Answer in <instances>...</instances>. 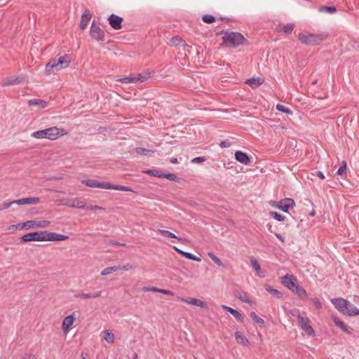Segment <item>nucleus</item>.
<instances>
[{
	"instance_id": "nucleus-1",
	"label": "nucleus",
	"mask_w": 359,
	"mask_h": 359,
	"mask_svg": "<svg viewBox=\"0 0 359 359\" xmlns=\"http://www.w3.org/2000/svg\"><path fill=\"white\" fill-rule=\"evenodd\" d=\"M332 304L341 313L353 317L359 316V309L348 300L342 298H334L331 299Z\"/></svg>"
},
{
	"instance_id": "nucleus-31",
	"label": "nucleus",
	"mask_w": 359,
	"mask_h": 359,
	"mask_svg": "<svg viewBox=\"0 0 359 359\" xmlns=\"http://www.w3.org/2000/svg\"><path fill=\"white\" fill-rule=\"evenodd\" d=\"M135 151L137 154L142 156H151L154 154V151L142 147L135 148Z\"/></svg>"
},
{
	"instance_id": "nucleus-43",
	"label": "nucleus",
	"mask_w": 359,
	"mask_h": 359,
	"mask_svg": "<svg viewBox=\"0 0 359 359\" xmlns=\"http://www.w3.org/2000/svg\"><path fill=\"white\" fill-rule=\"evenodd\" d=\"M149 78V74L147 73L139 74L135 76L136 83L137 82H144Z\"/></svg>"
},
{
	"instance_id": "nucleus-25",
	"label": "nucleus",
	"mask_w": 359,
	"mask_h": 359,
	"mask_svg": "<svg viewBox=\"0 0 359 359\" xmlns=\"http://www.w3.org/2000/svg\"><path fill=\"white\" fill-rule=\"evenodd\" d=\"M250 263H251L252 267L256 271L257 274L261 278L264 277V276L262 273V271L261 269V267H260V265H259L258 261L255 258L252 257L250 259Z\"/></svg>"
},
{
	"instance_id": "nucleus-19",
	"label": "nucleus",
	"mask_w": 359,
	"mask_h": 359,
	"mask_svg": "<svg viewBox=\"0 0 359 359\" xmlns=\"http://www.w3.org/2000/svg\"><path fill=\"white\" fill-rule=\"evenodd\" d=\"M25 80L24 76H17L15 79H6L2 83V86L17 85Z\"/></svg>"
},
{
	"instance_id": "nucleus-32",
	"label": "nucleus",
	"mask_w": 359,
	"mask_h": 359,
	"mask_svg": "<svg viewBox=\"0 0 359 359\" xmlns=\"http://www.w3.org/2000/svg\"><path fill=\"white\" fill-rule=\"evenodd\" d=\"M104 339L107 343L111 344L114 341V334L110 330H105L104 332Z\"/></svg>"
},
{
	"instance_id": "nucleus-58",
	"label": "nucleus",
	"mask_w": 359,
	"mask_h": 359,
	"mask_svg": "<svg viewBox=\"0 0 359 359\" xmlns=\"http://www.w3.org/2000/svg\"><path fill=\"white\" fill-rule=\"evenodd\" d=\"M102 294V291H97L94 293H90V298H97Z\"/></svg>"
},
{
	"instance_id": "nucleus-55",
	"label": "nucleus",
	"mask_w": 359,
	"mask_h": 359,
	"mask_svg": "<svg viewBox=\"0 0 359 359\" xmlns=\"http://www.w3.org/2000/svg\"><path fill=\"white\" fill-rule=\"evenodd\" d=\"M205 161V157H196L194 158V159H192V163H203Z\"/></svg>"
},
{
	"instance_id": "nucleus-53",
	"label": "nucleus",
	"mask_w": 359,
	"mask_h": 359,
	"mask_svg": "<svg viewBox=\"0 0 359 359\" xmlns=\"http://www.w3.org/2000/svg\"><path fill=\"white\" fill-rule=\"evenodd\" d=\"M158 289L159 288H157V287H144L142 288V290L144 291V292H158Z\"/></svg>"
},
{
	"instance_id": "nucleus-16",
	"label": "nucleus",
	"mask_w": 359,
	"mask_h": 359,
	"mask_svg": "<svg viewBox=\"0 0 359 359\" xmlns=\"http://www.w3.org/2000/svg\"><path fill=\"white\" fill-rule=\"evenodd\" d=\"M235 158L237 161L244 165H249L251 162L248 155L241 151H236Z\"/></svg>"
},
{
	"instance_id": "nucleus-37",
	"label": "nucleus",
	"mask_w": 359,
	"mask_h": 359,
	"mask_svg": "<svg viewBox=\"0 0 359 359\" xmlns=\"http://www.w3.org/2000/svg\"><path fill=\"white\" fill-rule=\"evenodd\" d=\"M294 28V24H293V23H287V25H283L282 27L281 30L284 33H285L287 34H290L292 32Z\"/></svg>"
},
{
	"instance_id": "nucleus-49",
	"label": "nucleus",
	"mask_w": 359,
	"mask_h": 359,
	"mask_svg": "<svg viewBox=\"0 0 359 359\" xmlns=\"http://www.w3.org/2000/svg\"><path fill=\"white\" fill-rule=\"evenodd\" d=\"M346 163L343 161L340 167L339 168L337 173L339 175H342L346 173Z\"/></svg>"
},
{
	"instance_id": "nucleus-11",
	"label": "nucleus",
	"mask_w": 359,
	"mask_h": 359,
	"mask_svg": "<svg viewBox=\"0 0 359 359\" xmlns=\"http://www.w3.org/2000/svg\"><path fill=\"white\" fill-rule=\"evenodd\" d=\"M282 284L292 291L296 285L298 284L297 278L293 275L286 274L282 278Z\"/></svg>"
},
{
	"instance_id": "nucleus-46",
	"label": "nucleus",
	"mask_w": 359,
	"mask_h": 359,
	"mask_svg": "<svg viewBox=\"0 0 359 359\" xmlns=\"http://www.w3.org/2000/svg\"><path fill=\"white\" fill-rule=\"evenodd\" d=\"M162 178H166L170 181L176 182L177 180V177L172 173H163Z\"/></svg>"
},
{
	"instance_id": "nucleus-7",
	"label": "nucleus",
	"mask_w": 359,
	"mask_h": 359,
	"mask_svg": "<svg viewBox=\"0 0 359 359\" xmlns=\"http://www.w3.org/2000/svg\"><path fill=\"white\" fill-rule=\"evenodd\" d=\"M327 36L322 34L302 33L299 35L301 43L308 46H316L323 41Z\"/></svg>"
},
{
	"instance_id": "nucleus-47",
	"label": "nucleus",
	"mask_w": 359,
	"mask_h": 359,
	"mask_svg": "<svg viewBox=\"0 0 359 359\" xmlns=\"http://www.w3.org/2000/svg\"><path fill=\"white\" fill-rule=\"evenodd\" d=\"M75 208L79 209H86L87 205L84 201L75 199Z\"/></svg>"
},
{
	"instance_id": "nucleus-27",
	"label": "nucleus",
	"mask_w": 359,
	"mask_h": 359,
	"mask_svg": "<svg viewBox=\"0 0 359 359\" xmlns=\"http://www.w3.org/2000/svg\"><path fill=\"white\" fill-rule=\"evenodd\" d=\"M292 292L297 294L302 299H305L307 297L306 291L299 284L296 285Z\"/></svg>"
},
{
	"instance_id": "nucleus-40",
	"label": "nucleus",
	"mask_w": 359,
	"mask_h": 359,
	"mask_svg": "<svg viewBox=\"0 0 359 359\" xmlns=\"http://www.w3.org/2000/svg\"><path fill=\"white\" fill-rule=\"evenodd\" d=\"M250 316L255 323L264 325V320L262 318L257 316L255 312H251Z\"/></svg>"
},
{
	"instance_id": "nucleus-35",
	"label": "nucleus",
	"mask_w": 359,
	"mask_h": 359,
	"mask_svg": "<svg viewBox=\"0 0 359 359\" xmlns=\"http://www.w3.org/2000/svg\"><path fill=\"white\" fill-rule=\"evenodd\" d=\"M121 269V267L119 266H110V267H107V268H105L102 271H101V274L102 276H107L114 271H116L117 270H119Z\"/></svg>"
},
{
	"instance_id": "nucleus-59",
	"label": "nucleus",
	"mask_w": 359,
	"mask_h": 359,
	"mask_svg": "<svg viewBox=\"0 0 359 359\" xmlns=\"http://www.w3.org/2000/svg\"><path fill=\"white\" fill-rule=\"evenodd\" d=\"M21 359H36V357L32 354H25Z\"/></svg>"
},
{
	"instance_id": "nucleus-22",
	"label": "nucleus",
	"mask_w": 359,
	"mask_h": 359,
	"mask_svg": "<svg viewBox=\"0 0 359 359\" xmlns=\"http://www.w3.org/2000/svg\"><path fill=\"white\" fill-rule=\"evenodd\" d=\"M28 105L29 107L36 106L39 109H45L48 106V102L40 99H33L28 101Z\"/></svg>"
},
{
	"instance_id": "nucleus-60",
	"label": "nucleus",
	"mask_w": 359,
	"mask_h": 359,
	"mask_svg": "<svg viewBox=\"0 0 359 359\" xmlns=\"http://www.w3.org/2000/svg\"><path fill=\"white\" fill-rule=\"evenodd\" d=\"M316 176L318 177L321 180L325 179V175L321 171H317L316 173Z\"/></svg>"
},
{
	"instance_id": "nucleus-13",
	"label": "nucleus",
	"mask_w": 359,
	"mask_h": 359,
	"mask_svg": "<svg viewBox=\"0 0 359 359\" xmlns=\"http://www.w3.org/2000/svg\"><path fill=\"white\" fill-rule=\"evenodd\" d=\"M123 20V18L115 14H111L108 18L109 24L116 30L121 29Z\"/></svg>"
},
{
	"instance_id": "nucleus-61",
	"label": "nucleus",
	"mask_w": 359,
	"mask_h": 359,
	"mask_svg": "<svg viewBox=\"0 0 359 359\" xmlns=\"http://www.w3.org/2000/svg\"><path fill=\"white\" fill-rule=\"evenodd\" d=\"M275 236H276L277 238H278L283 243H285V239L284 238L278 233H275Z\"/></svg>"
},
{
	"instance_id": "nucleus-12",
	"label": "nucleus",
	"mask_w": 359,
	"mask_h": 359,
	"mask_svg": "<svg viewBox=\"0 0 359 359\" xmlns=\"http://www.w3.org/2000/svg\"><path fill=\"white\" fill-rule=\"evenodd\" d=\"M278 209L284 212H288L290 208L295 206V202L292 198H285L278 201Z\"/></svg>"
},
{
	"instance_id": "nucleus-52",
	"label": "nucleus",
	"mask_w": 359,
	"mask_h": 359,
	"mask_svg": "<svg viewBox=\"0 0 359 359\" xmlns=\"http://www.w3.org/2000/svg\"><path fill=\"white\" fill-rule=\"evenodd\" d=\"M221 148H228L231 146V142L229 140H223L219 143Z\"/></svg>"
},
{
	"instance_id": "nucleus-42",
	"label": "nucleus",
	"mask_w": 359,
	"mask_h": 359,
	"mask_svg": "<svg viewBox=\"0 0 359 359\" xmlns=\"http://www.w3.org/2000/svg\"><path fill=\"white\" fill-rule=\"evenodd\" d=\"M320 12L325 11L329 13H334L337 11V9L334 6H321L319 9Z\"/></svg>"
},
{
	"instance_id": "nucleus-18",
	"label": "nucleus",
	"mask_w": 359,
	"mask_h": 359,
	"mask_svg": "<svg viewBox=\"0 0 359 359\" xmlns=\"http://www.w3.org/2000/svg\"><path fill=\"white\" fill-rule=\"evenodd\" d=\"M332 320H333V322L334 323V324L336 325V326L339 327L343 332H344L346 334H349L352 333L353 330L351 328L348 327L344 324V323L342 320H341L338 317L334 316L332 318Z\"/></svg>"
},
{
	"instance_id": "nucleus-57",
	"label": "nucleus",
	"mask_w": 359,
	"mask_h": 359,
	"mask_svg": "<svg viewBox=\"0 0 359 359\" xmlns=\"http://www.w3.org/2000/svg\"><path fill=\"white\" fill-rule=\"evenodd\" d=\"M158 293L168 294V295H173V292L172 291L165 290V289H158Z\"/></svg>"
},
{
	"instance_id": "nucleus-6",
	"label": "nucleus",
	"mask_w": 359,
	"mask_h": 359,
	"mask_svg": "<svg viewBox=\"0 0 359 359\" xmlns=\"http://www.w3.org/2000/svg\"><path fill=\"white\" fill-rule=\"evenodd\" d=\"M50 222L48 220H29L15 225H11L10 226L9 229H15L19 230H29L35 228H46L50 225Z\"/></svg>"
},
{
	"instance_id": "nucleus-48",
	"label": "nucleus",
	"mask_w": 359,
	"mask_h": 359,
	"mask_svg": "<svg viewBox=\"0 0 359 359\" xmlns=\"http://www.w3.org/2000/svg\"><path fill=\"white\" fill-rule=\"evenodd\" d=\"M74 297L76 298V299H90V293H84V292L78 293V294H75L74 295Z\"/></svg>"
},
{
	"instance_id": "nucleus-5",
	"label": "nucleus",
	"mask_w": 359,
	"mask_h": 359,
	"mask_svg": "<svg viewBox=\"0 0 359 359\" xmlns=\"http://www.w3.org/2000/svg\"><path fill=\"white\" fill-rule=\"evenodd\" d=\"M82 184H85L87 187H92V188H100V189H114L118 191H135L130 187L123 186V185H116L112 184L109 182H98L95 180H83L81 181Z\"/></svg>"
},
{
	"instance_id": "nucleus-54",
	"label": "nucleus",
	"mask_w": 359,
	"mask_h": 359,
	"mask_svg": "<svg viewBox=\"0 0 359 359\" xmlns=\"http://www.w3.org/2000/svg\"><path fill=\"white\" fill-rule=\"evenodd\" d=\"M86 209L92 210H104L102 207L99 205H87V208H86Z\"/></svg>"
},
{
	"instance_id": "nucleus-4",
	"label": "nucleus",
	"mask_w": 359,
	"mask_h": 359,
	"mask_svg": "<svg viewBox=\"0 0 359 359\" xmlns=\"http://www.w3.org/2000/svg\"><path fill=\"white\" fill-rule=\"evenodd\" d=\"M72 56L68 54H65L59 57L57 59H51L46 65L45 70L50 74L51 72L59 71L62 69L67 67L71 61Z\"/></svg>"
},
{
	"instance_id": "nucleus-28",
	"label": "nucleus",
	"mask_w": 359,
	"mask_h": 359,
	"mask_svg": "<svg viewBox=\"0 0 359 359\" xmlns=\"http://www.w3.org/2000/svg\"><path fill=\"white\" fill-rule=\"evenodd\" d=\"M263 81L259 78H251L247 80L246 83L249 84L252 88H257L262 84Z\"/></svg>"
},
{
	"instance_id": "nucleus-56",
	"label": "nucleus",
	"mask_w": 359,
	"mask_h": 359,
	"mask_svg": "<svg viewBox=\"0 0 359 359\" xmlns=\"http://www.w3.org/2000/svg\"><path fill=\"white\" fill-rule=\"evenodd\" d=\"M118 266L121 267L120 269H123L125 271H128V270L133 269V265H131L130 264H127L122 265V266L118 265Z\"/></svg>"
},
{
	"instance_id": "nucleus-39",
	"label": "nucleus",
	"mask_w": 359,
	"mask_h": 359,
	"mask_svg": "<svg viewBox=\"0 0 359 359\" xmlns=\"http://www.w3.org/2000/svg\"><path fill=\"white\" fill-rule=\"evenodd\" d=\"M269 214L271 217L278 222H284L286 219L285 216L278 213L277 212H270Z\"/></svg>"
},
{
	"instance_id": "nucleus-64",
	"label": "nucleus",
	"mask_w": 359,
	"mask_h": 359,
	"mask_svg": "<svg viewBox=\"0 0 359 359\" xmlns=\"http://www.w3.org/2000/svg\"><path fill=\"white\" fill-rule=\"evenodd\" d=\"M170 162L171 163L176 164L178 163V160L177 158H170Z\"/></svg>"
},
{
	"instance_id": "nucleus-50",
	"label": "nucleus",
	"mask_w": 359,
	"mask_h": 359,
	"mask_svg": "<svg viewBox=\"0 0 359 359\" xmlns=\"http://www.w3.org/2000/svg\"><path fill=\"white\" fill-rule=\"evenodd\" d=\"M13 204H15L13 203V201L11 202L3 203L2 204H0V212L10 208Z\"/></svg>"
},
{
	"instance_id": "nucleus-23",
	"label": "nucleus",
	"mask_w": 359,
	"mask_h": 359,
	"mask_svg": "<svg viewBox=\"0 0 359 359\" xmlns=\"http://www.w3.org/2000/svg\"><path fill=\"white\" fill-rule=\"evenodd\" d=\"M265 290L273 297L277 299H282L283 294L279 290L274 289L271 285L266 284L264 285Z\"/></svg>"
},
{
	"instance_id": "nucleus-15",
	"label": "nucleus",
	"mask_w": 359,
	"mask_h": 359,
	"mask_svg": "<svg viewBox=\"0 0 359 359\" xmlns=\"http://www.w3.org/2000/svg\"><path fill=\"white\" fill-rule=\"evenodd\" d=\"M39 202L40 198L39 197L23 198L13 201V203L19 205L38 204Z\"/></svg>"
},
{
	"instance_id": "nucleus-63",
	"label": "nucleus",
	"mask_w": 359,
	"mask_h": 359,
	"mask_svg": "<svg viewBox=\"0 0 359 359\" xmlns=\"http://www.w3.org/2000/svg\"><path fill=\"white\" fill-rule=\"evenodd\" d=\"M222 307L223 309H224L225 311H226L229 313H231V309H233V308H231V307L225 306V305H222Z\"/></svg>"
},
{
	"instance_id": "nucleus-2",
	"label": "nucleus",
	"mask_w": 359,
	"mask_h": 359,
	"mask_svg": "<svg viewBox=\"0 0 359 359\" xmlns=\"http://www.w3.org/2000/svg\"><path fill=\"white\" fill-rule=\"evenodd\" d=\"M68 132L64 128H59L56 126L50 127L44 130H37L32 134V137L36 139H48L55 140L66 135Z\"/></svg>"
},
{
	"instance_id": "nucleus-62",
	"label": "nucleus",
	"mask_w": 359,
	"mask_h": 359,
	"mask_svg": "<svg viewBox=\"0 0 359 359\" xmlns=\"http://www.w3.org/2000/svg\"><path fill=\"white\" fill-rule=\"evenodd\" d=\"M270 205L273 207V208H276L278 209V205H279V203H278V201H270Z\"/></svg>"
},
{
	"instance_id": "nucleus-44",
	"label": "nucleus",
	"mask_w": 359,
	"mask_h": 359,
	"mask_svg": "<svg viewBox=\"0 0 359 359\" xmlns=\"http://www.w3.org/2000/svg\"><path fill=\"white\" fill-rule=\"evenodd\" d=\"M202 20L204 22L210 24L215 21V18L211 15H204L202 17Z\"/></svg>"
},
{
	"instance_id": "nucleus-36",
	"label": "nucleus",
	"mask_w": 359,
	"mask_h": 359,
	"mask_svg": "<svg viewBox=\"0 0 359 359\" xmlns=\"http://www.w3.org/2000/svg\"><path fill=\"white\" fill-rule=\"evenodd\" d=\"M123 83H136L135 76H124L118 79Z\"/></svg>"
},
{
	"instance_id": "nucleus-24",
	"label": "nucleus",
	"mask_w": 359,
	"mask_h": 359,
	"mask_svg": "<svg viewBox=\"0 0 359 359\" xmlns=\"http://www.w3.org/2000/svg\"><path fill=\"white\" fill-rule=\"evenodd\" d=\"M91 17L92 15L90 13H83L81 15V22L79 25L81 29L84 30L87 27Z\"/></svg>"
},
{
	"instance_id": "nucleus-14",
	"label": "nucleus",
	"mask_w": 359,
	"mask_h": 359,
	"mask_svg": "<svg viewBox=\"0 0 359 359\" xmlns=\"http://www.w3.org/2000/svg\"><path fill=\"white\" fill-rule=\"evenodd\" d=\"M45 241H60L68 238L67 236L46 231Z\"/></svg>"
},
{
	"instance_id": "nucleus-10",
	"label": "nucleus",
	"mask_w": 359,
	"mask_h": 359,
	"mask_svg": "<svg viewBox=\"0 0 359 359\" xmlns=\"http://www.w3.org/2000/svg\"><path fill=\"white\" fill-rule=\"evenodd\" d=\"M90 35L93 39L97 41H102L104 38L105 33L104 30H102L99 26H97L95 24V22L93 21L91 24Z\"/></svg>"
},
{
	"instance_id": "nucleus-8",
	"label": "nucleus",
	"mask_w": 359,
	"mask_h": 359,
	"mask_svg": "<svg viewBox=\"0 0 359 359\" xmlns=\"http://www.w3.org/2000/svg\"><path fill=\"white\" fill-rule=\"evenodd\" d=\"M297 317L298 318L299 324L301 328L309 336H314L315 331L313 328L310 325V320L307 317H303L299 310L296 311Z\"/></svg>"
},
{
	"instance_id": "nucleus-33",
	"label": "nucleus",
	"mask_w": 359,
	"mask_h": 359,
	"mask_svg": "<svg viewBox=\"0 0 359 359\" xmlns=\"http://www.w3.org/2000/svg\"><path fill=\"white\" fill-rule=\"evenodd\" d=\"M158 232L163 236L170 238H177L178 241H181L182 238H178L175 233L168 231V230H163V229H158Z\"/></svg>"
},
{
	"instance_id": "nucleus-29",
	"label": "nucleus",
	"mask_w": 359,
	"mask_h": 359,
	"mask_svg": "<svg viewBox=\"0 0 359 359\" xmlns=\"http://www.w3.org/2000/svg\"><path fill=\"white\" fill-rule=\"evenodd\" d=\"M143 172L145 174L149 175L151 176H154V177H159V178H162V175L163 173L161 170H157V169H149V170H144Z\"/></svg>"
},
{
	"instance_id": "nucleus-30",
	"label": "nucleus",
	"mask_w": 359,
	"mask_h": 359,
	"mask_svg": "<svg viewBox=\"0 0 359 359\" xmlns=\"http://www.w3.org/2000/svg\"><path fill=\"white\" fill-rule=\"evenodd\" d=\"M235 295L238 299H239L243 302L251 303L250 299H249L247 294L245 292L237 291L235 292Z\"/></svg>"
},
{
	"instance_id": "nucleus-21",
	"label": "nucleus",
	"mask_w": 359,
	"mask_h": 359,
	"mask_svg": "<svg viewBox=\"0 0 359 359\" xmlns=\"http://www.w3.org/2000/svg\"><path fill=\"white\" fill-rule=\"evenodd\" d=\"M173 249L176 252H177L179 254H180L182 256L186 257L188 259L197 261V262H200L201 260L200 257L195 256L194 254H192L191 252L183 251V250L179 249L178 248H177L176 246H174Z\"/></svg>"
},
{
	"instance_id": "nucleus-34",
	"label": "nucleus",
	"mask_w": 359,
	"mask_h": 359,
	"mask_svg": "<svg viewBox=\"0 0 359 359\" xmlns=\"http://www.w3.org/2000/svg\"><path fill=\"white\" fill-rule=\"evenodd\" d=\"M76 198H63L60 200V204L71 208H75Z\"/></svg>"
},
{
	"instance_id": "nucleus-3",
	"label": "nucleus",
	"mask_w": 359,
	"mask_h": 359,
	"mask_svg": "<svg viewBox=\"0 0 359 359\" xmlns=\"http://www.w3.org/2000/svg\"><path fill=\"white\" fill-rule=\"evenodd\" d=\"M223 34L222 39L224 46L236 48L246 41V39L239 32L225 31Z\"/></svg>"
},
{
	"instance_id": "nucleus-26",
	"label": "nucleus",
	"mask_w": 359,
	"mask_h": 359,
	"mask_svg": "<svg viewBox=\"0 0 359 359\" xmlns=\"http://www.w3.org/2000/svg\"><path fill=\"white\" fill-rule=\"evenodd\" d=\"M235 337L237 343L243 346H248L249 344L248 339L242 333L236 332L235 333Z\"/></svg>"
},
{
	"instance_id": "nucleus-45",
	"label": "nucleus",
	"mask_w": 359,
	"mask_h": 359,
	"mask_svg": "<svg viewBox=\"0 0 359 359\" xmlns=\"http://www.w3.org/2000/svg\"><path fill=\"white\" fill-rule=\"evenodd\" d=\"M232 316H233L239 322H243V316L236 309H233L231 311L230 313Z\"/></svg>"
},
{
	"instance_id": "nucleus-9",
	"label": "nucleus",
	"mask_w": 359,
	"mask_h": 359,
	"mask_svg": "<svg viewBox=\"0 0 359 359\" xmlns=\"http://www.w3.org/2000/svg\"><path fill=\"white\" fill-rule=\"evenodd\" d=\"M46 233V231H39L26 233L21 237V242L27 243L30 241H45Z\"/></svg>"
},
{
	"instance_id": "nucleus-20",
	"label": "nucleus",
	"mask_w": 359,
	"mask_h": 359,
	"mask_svg": "<svg viewBox=\"0 0 359 359\" xmlns=\"http://www.w3.org/2000/svg\"><path fill=\"white\" fill-rule=\"evenodd\" d=\"M179 299L181 301H182L184 302H186V303H187L189 304H191V305L199 306V307H201V308H203L205 306L204 302L201 301L199 299H196V298L186 299V298H184V297H179Z\"/></svg>"
},
{
	"instance_id": "nucleus-51",
	"label": "nucleus",
	"mask_w": 359,
	"mask_h": 359,
	"mask_svg": "<svg viewBox=\"0 0 359 359\" xmlns=\"http://www.w3.org/2000/svg\"><path fill=\"white\" fill-rule=\"evenodd\" d=\"M312 302L317 309L319 310L322 308V304L318 298L312 299Z\"/></svg>"
},
{
	"instance_id": "nucleus-41",
	"label": "nucleus",
	"mask_w": 359,
	"mask_h": 359,
	"mask_svg": "<svg viewBox=\"0 0 359 359\" xmlns=\"http://www.w3.org/2000/svg\"><path fill=\"white\" fill-rule=\"evenodd\" d=\"M208 257L218 266H223V263L221 259L215 255L212 252L208 253Z\"/></svg>"
},
{
	"instance_id": "nucleus-38",
	"label": "nucleus",
	"mask_w": 359,
	"mask_h": 359,
	"mask_svg": "<svg viewBox=\"0 0 359 359\" xmlns=\"http://www.w3.org/2000/svg\"><path fill=\"white\" fill-rule=\"evenodd\" d=\"M276 109L278 111L284 112L287 114H292V111L290 108L285 107V105L278 104L276 107Z\"/></svg>"
},
{
	"instance_id": "nucleus-17",
	"label": "nucleus",
	"mask_w": 359,
	"mask_h": 359,
	"mask_svg": "<svg viewBox=\"0 0 359 359\" xmlns=\"http://www.w3.org/2000/svg\"><path fill=\"white\" fill-rule=\"evenodd\" d=\"M75 320L74 314L67 316L62 321V328L64 332H67Z\"/></svg>"
}]
</instances>
